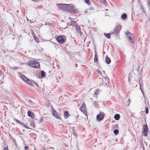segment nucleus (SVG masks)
Returning <instances> with one entry per match:
<instances>
[{
	"instance_id": "nucleus-21",
	"label": "nucleus",
	"mask_w": 150,
	"mask_h": 150,
	"mask_svg": "<svg viewBox=\"0 0 150 150\" xmlns=\"http://www.w3.org/2000/svg\"><path fill=\"white\" fill-rule=\"evenodd\" d=\"M127 17V15L126 13H124L123 14H122L121 16L122 18L123 19H125Z\"/></svg>"
},
{
	"instance_id": "nucleus-10",
	"label": "nucleus",
	"mask_w": 150,
	"mask_h": 150,
	"mask_svg": "<svg viewBox=\"0 0 150 150\" xmlns=\"http://www.w3.org/2000/svg\"><path fill=\"white\" fill-rule=\"evenodd\" d=\"M52 113L53 115L55 117L60 119V117L59 116V115L57 113L56 111L55 110H53L52 111Z\"/></svg>"
},
{
	"instance_id": "nucleus-45",
	"label": "nucleus",
	"mask_w": 150,
	"mask_h": 150,
	"mask_svg": "<svg viewBox=\"0 0 150 150\" xmlns=\"http://www.w3.org/2000/svg\"><path fill=\"white\" fill-rule=\"evenodd\" d=\"M88 22H90L89 20H88Z\"/></svg>"
},
{
	"instance_id": "nucleus-17",
	"label": "nucleus",
	"mask_w": 150,
	"mask_h": 150,
	"mask_svg": "<svg viewBox=\"0 0 150 150\" xmlns=\"http://www.w3.org/2000/svg\"><path fill=\"white\" fill-rule=\"evenodd\" d=\"M120 115L119 114H116L114 116V118L116 120H118L120 118Z\"/></svg>"
},
{
	"instance_id": "nucleus-23",
	"label": "nucleus",
	"mask_w": 150,
	"mask_h": 150,
	"mask_svg": "<svg viewBox=\"0 0 150 150\" xmlns=\"http://www.w3.org/2000/svg\"><path fill=\"white\" fill-rule=\"evenodd\" d=\"M94 60L95 62H97L98 61V58L97 57V54L96 53H95V57H94Z\"/></svg>"
},
{
	"instance_id": "nucleus-27",
	"label": "nucleus",
	"mask_w": 150,
	"mask_h": 150,
	"mask_svg": "<svg viewBox=\"0 0 150 150\" xmlns=\"http://www.w3.org/2000/svg\"><path fill=\"white\" fill-rule=\"evenodd\" d=\"M99 93V91L98 89L96 90L94 92V94L95 95H97Z\"/></svg>"
},
{
	"instance_id": "nucleus-34",
	"label": "nucleus",
	"mask_w": 150,
	"mask_h": 150,
	"mask_svg": "<svg viewBox=\"0 0 150 150\" xmlns=\"http://www.w3.org/2000/svg\"><path fill=\"white\" fill-rule=\"evenodd\" d=\"M130 103V100L129 99L128 100L127 102V104H128V105H129Z\"/></svg>"
},
{
	"instance_id": "nucleus-30",
	"label": "nucleus",
	"mask_w": 150,
	"mask_h": 150,
	"mask_svg": "<svg viewBox=\"0 0 150 150\" xmlns=\"http://www.w3.org/2000/svg\"><path fill=\"white\" fill-rule=\"evenodd\" d=\"M100 1L102 3L104 4H105L107 3L106 1L105 0H100Z\"/></svg>"
},
{
	"instance_id": "nucleus-32",
	"label": "nucleus",
	"mask_w": 150,
	"mask_h": 150,
	"mask_svg": "<svg viewBox=\"0 0 150 150\" xmlns=\"http://www.w3.org/2000/svg\"><path fill=\"white\" fill-rule=\"evenodd\" d=\"M139 84H140V89L141 90V91H142V93H143V91H142V85H143V84H142V85L140 84V83H139Z\"/></svg>"
},
{
	"instance_id": "nucleus-25",
	"label": "nucleus",
	"mask_w": 150,
	"mask_h": 150,
	"mask_svg": "<svg viewBox=\"0 0 150 150\" xmlns=\"http://www.w3.org/2000/svg\"><path fill=\"white\" fill-rule=\"evenodd\" d=\"M73 134L76 137L77 136V134L75 130L73 129Z\"/></svg>"
},
{
	"instance_id": "nucleus-16",
	"label": "nucleus",
	"mask_w": 150,
	"mask_h": 150,
	"mask_svg": "<svg viewBox=\"0 0 150 150\" xmlns=\"http://www.w3.org/2000/svg\"><path fill=\"white\" fill-rule=\"evenodd\" d=\"M25 82H26L28 84L30 85H32V83L31 82V81L29 80L27 78L25 81Z\"/></svg>"
},
{
	"instance_id": "nucleus-31",
	"label": "nucleus",
	"mask_w": 150,
	"mask_h": 150,
	"mask_svg": "<svg viewBox=\"0 0 150 150\" xmlns=\"http://www.w3.org/2000/svg\"><path fill=\"white\" fill-rule=\"evenodd\" d=\"M28 102L31 105H32L33 103L32 101L28 99Z\"/></svg>"
},
{
	"instance_id": "nucleus-29",
	"label": "nucleus",
	"mask_w": 150,
	"mask_h": 150,
	"mask_svg": "<svg viewBox=\"0 0 150 150\" xmlns=\"http://www.w3.org/2000/svg\"><path fill=\"white\" fill-rule=\"evenodd\" d=\"M64 114L65 116H67L69 115V114L67 111H65L64 112Z\"/></svg>"
},
{
	"instance_id": "nucleus-39",
	"label": "nucleus",
	"mask_w": 150,
	"mask_h": 150,
	"mask_svg": "<svg viewBox=\"0 0 150 150\" xmlns=\"http://www.w3.org/2000/svg\"><path fill=\"white\" fill-rule=\"evenodd\" d=\"M97 72L98 73L100 74L101 73V71H100V70H98L97 71Z\"/></svg>"
},
{
	"instance_id": "nucleus-8",
	"label": "nucleus",
	"mask_w": 150,
	"mask_h": 150,
	"mask_svg": "<svg viewBox=\"0 0 150 150\" xmlns=\"http://www.w3.org/2000/svg\"><path fill=\"white\" fill-rule=\"evenodd\" d=\"M57 41L59 43L62 44L65 41L63 37L61 35L59 36L57 38Z\"/></svg>"
},
{
	"instance_id": "nucleus-35",
	"label": "nucleus",
	"mask_w": 150,
	"mask_h": 150,
	"mask_svg": "<svg viewBox=\"0 0 150 150\" xmlns=\"http://www.w3.org/2000/svg\"><path fill=\"white\" fill-rule=\"evenodd\" d=\"M18 69V68L16 67H13V69L14 70H17V69Z\"/></svg>"
},
{
	"instance_id": "nucleus-9",
	"label": "nucleus",
	"mask_w": 150,
	"mask_h": 150,
	"mask_svg": "<svg viewBox=\"0 0 150 150\" xmlns=\"http://www.w3.org/2000/svg\"><path fill=\"white\" fill-rule=\"evenodd\" d=\"M121 29V26L120 25L117 26L113 30V33H118Z\"/></svg>"
},
{
	"instance_id": "nucleus-11",
	"label": "nucleus",
	"mask_w": 150,
	"mask_h": 150,
	"mask_svg": "<svg viewBox=\"0 0 150 150\" xmlns=\"http://www.w3.org/2000/svg\"><path fill=\"white\" fill-rule=\"evenodd\" d=\"M28 114L29 116L33 118H34L35 117L34 113L30 111L28 112Z\"/></svg>"
},
{
	"instance_id": "nucleus-26",
	"label": "nucleus",
	"mask_w": 150,
	"mask_h": 150,
	"mask_svg": "<svg viewBox=\"0 0 150 150\" xmlns=\"http://www.w3.org/2000/svg\"><path fill=\"white\" fill-rule=\"evenodd\" d=\"M85 2L88 5L90 4L91 3L89 0H85Z\"/></svg>"
},
{
	"instance_id": "nucleus-41",
	"label": "nucleus",
	"mask_w": 150,
	"mask_h": 150,
	"mask_svg": "<svg viewBox=\"0 0 150 150\" xmlns=\"http://www.w3.org/2000/svg\"><path fill=\"white\" fill-rule=\"evenodd\" d=\"M33 82L35 83L37 85V86L38 87V84L36 83L35 82L33 81Z\"/></svg>"
},
{
	"instance_id": "nucleus-46",
	"label": "nucleus",
	"mask_w": 150,
	"mask_h": 150,
	"mask_svg": "<svg viewBox=\"0 0 150 150\" xmlns=\"http://www.w3.org/2000/svg\"><path fill=\"white\" fill-rule=\"evenodd\" d=\"M33 0V1H35L36 0Z\"/></svg>"
},
{
	"instance_id": "nucleus-24",
	"label": "nucleus",
	"mask_w": 150,
	"mask_h": 150,
	"mask_svg": "<svg viewBox=\"0 0 150 150\" xmlns=\"http://www.w3.org/2000/svg\"><path fill=\"white\" fill-rule=\"evenodd\" d=\"M104 35H105V36L108 38H110V34L104 33Z\"/></svg>"
},
{
	"instance_id": "nucleus-7",
	"label": "nucleus",
	"mask_w": 150,
	"mask_h": 150,
	"mask_svg": "<svg viewBox=\"0 0 150 150\" xmlns=\"http://www.w3.org/2000/svg\"><path fill=\"white\" fill-rule=\"evenodd\" d=\"M14 120L16 121L18 123L20 124L21 125L23 126L25 128L28 129H32V128H31L30 127L26 125H25V124L23 123V122L20 121L19 120L15 119H14Z\"/></svg>"
},
{
	"instance_id": "nucleus-18",
	"label": "nucleus",
	"mask_w": 150,
	"mask_h": 150,
	"mask_svg": "<svg viewBox=\"0 0 150 150\" xmlns=\"http://www.w3.org/2000/svg\"><path fill=\"white\" fill-rule=\"evenodd\" d=\"M30 125L31 127V128H35V126L34 124V122L33 121H31L29 124Z\"/></svg>"
},
{
	"instance_id": "nucleus-6",
	"label": "nucleus",
	"mask_w": 150,
	"mask_h": 150,
	"mask_svg": "<svg viewBox=\"0 0 150 150\" xmlns=\"http://www.w3.org/2000/svg\"><path fill=\"white\" fill-rule=\"evenodd\" d=\"M104 117V113L103 112H100L97 115L96 118L98 120L101 121Z\"/></svg>"
},
{
	"instance_id": "nucleus-20",
	"label": "nucleus",
	"mask_w": 150,
	"mask_h": 150,
	"mask_svg": "<svg viewBox=\"0 0 150 150\" xmlns=\"http://www.w3.org/2000/svg\"><path fill=\"white\" fill-rule=\"evenodd\" d=\"M41 75L42 77H44L46 76V74L45 71H41Z\"/></svg>"
},
{
	"instance_id": "nucleus-40",
	"label": "nucleus",
	"mask_w": 150,
	"mask_h": 150,
	"mask_svg": "<svg viewBox=\"0 0 150 150\" xmlns=\"http://www.w3.org/2000/svg\"><path fill=\"white\" fill-rule=\"evenodd\" d=\"M40 122H42L43 121V119L42 118H40Z\"/></svg>"
},
{
	"instance_id": "nucleus-43",
	"label": "nucleus",
	"mask_w": 150,
	"mask_h": 150,
	"mask_svg": "<svg viewBox=\"0 0 150 150\" xmlns=\"http://www.w3.org/2000/svg\"><path fill=\"white\" fill-rule=\"evenodd\" d=\"M35 40H36V42H37V39H35Z\"/></svg>"
},
{
	"instance_id": "nucleus-4",
	"label": "nucleus",
	"mask_w": 150,
	"mask_h": 150,
	"mask_svg": "<svg viewBox=\"0 0 150 150\" xmlns=\"http://www.w3.org/2000/svg\"><path fill=\"white\" fill-rule=\"evenodd\" d=\"M149 131L147 125L146 124H144L143 126V130L142 132V135L145 137H146L147 135V133Z\"/></svg>"
},
{
	"instance_id": "nucleus-28",
	"label": "nucleus",
	"mask_w": 150,
	"mask_h": 150,
	"mask_svg": "<svg viewBox=\"0 0 150 150\" xmlns=\"http://www.w3.org/2000/svg\"><path fill=\"white\" fill-rule=\"evenodd\" d=\"M145 112L146 114H148V110L149 109L147 107H145Z\"/></svg>"
},
{
	"instance_id": "nucleus-5",
	"label": "nucleus",
	"mask_w": 150,
	"mask_h": 150,
	"mask_svg": "<svg viewBox=\"0 0 150 150\" xmlns=\"http://www.w3.org/2000/svg\"><path fill=\"white\" fill-rule=\"evenodd\" d=\"M68 4H58L59 8L63 11H67L68 9Z\"/></svg>"
},
{
	"instance_id": "nucleus-2",
	"label": "nucleus",
	"mask_w": 150,
	"mask_h": 150,
	"mask_svg": "<svg viewBox=\"0 0 150 150\" xmlns=\"http://www.w3.org/2000/svg\"><path fill=\"white\" fill-rule=\"evenodd\" d=\"M77 9L75 7L71 4H68L67 11L69 12L76 13L77 11Z\"/></svg>"
},
{
	"instance_id": "nucleus-14",
	"label": "nucleus",
	"mask_w": 150,
	"mask_h": 150,
	"mask_svg": "<svg viewBox=\"0 0 150 150\" xmlns=\"http://www.w3.org/2000/svg\"><path fill=\"white\" fill-rule=\"evenodd\" d=\"M19 76L24 81H25L26 79L27 78L25 76L23 75V74L20 72L19 73Z\"/></svg>"
},
{
	"instance_id": "nucleus-12",
	"label": "nucleus",
	"mask_w": 150,
	"mask_h": 150,
	"mask_svg": "<svg viewBox=\"0 0 150 150\" xmlns=\"http://www.w3.org/2000/svg\"><path fill=\"white\" fill-rule=\"evenodd\" d=\"M85 108V104H84V103H83V104L80 107L81 110L84 113L86 110Z\"/></svg>"
},
{
	"instance_id": "nucleus-1",
	"label": "nucleus",
	"mask_w": 150,
	"mask_h": 150,
	"mask_svg": "<svg viewBox=\"0 0 150 150\" xmlns=\"http://www.w3.org/2000/svg\"><path fill=\"white\" fill-rule=\"evenodd\" d=\"M28 65L32 67L38 68L40 67V64L39 63L36 61L32 60L29 61L28 63Z\"/></svg>"
},
{
	"instance_id": "nucleus-37",
	"label": "nucleus",
	"mask_w": 150,
	"mask_h": 150,
	"mask_svg": "<svg viewBox=\"0 0 150 150\" xmlns=\"http://www.w3.org/2000/svg\"><path fill=\"white\" fill-rule=\"evenodd\" d=\"M4 150H8L7 147H5L4 149Z\"/></svg>"
},
{
	"instance_id": "nucleus-42",
	"label": "nucleus",
	"mask_w": 150,
	"mask_h": 150,
	"mask_svg": "<svg viewBox=\"0 0 150 150\" xmlns=\"http://www.w3.org/2000/svg\"><path fill=\"white\" fill-rule=\"evenodd\" d=\"M90 9L91 10H93L94 9V8L93 7H91L90 8Z\"/></svg>"
},
{
	"instance_id": "nucleus-19",
	"label": "nucleus",
	"mask_w": 150,
	"mask_h": 150,
	"mask_svg": "<svg viewBox=\"0 0 150 150\" xmlns=\"http://www.w3.org/2000/svg\"><path fill=\"white\" fill-rule=\"evenodd\" d=\"M76 23L75 21H74L72 20L71 21V22L70 23V25H73L74 26L75 25H76Z\"/></svg>"
},
{
	"instance_id": "nucleus-47",
	"label": "nucleus",
	"mask_w": 150,
	"mask_h": 150,
	"mask_svg": "<svg viewBox=\"0 0 150 150\" xmlns=\"http://www.w3.org/2000/svg\"><path fill=\"white\" fill-rule=\"evenodd\" d=\"M116 141H117V139H116Z\"/></svg>"
},
{
	"instance_id": "nucleus-38",
	"label": "nucleus",
	"mask_w": 150,
	"mask_h": 150,
	"mask_svg": "<svg viewBox=\"0 0 150 150\" xmlns=\"http://www.w3.org/2000/svg\"><path fill=\"white\" fill-rule=\"evenodd\" d=\"M28 147L27 146H25L24 147L25 149L27 150L28 149Z\"/></svg>"
},
{
	"instance_id": "nucleus-22",
	"label": "nucleus",
	"mask_w": 150,
	"mask_h": 150,
	"mask_svg": "<svg viewBox=\"0 0 150 150\" xmlns=\"http://www.w3.org/2000/svg\"><path fill=\"white\" fill-rule=\"evenodd\" d=\"M119 130L117 129H115L113 131L114 133L116 135H117L118 134Z\"/></svg>"
},
{
	"instance_id": "nucleus-33",
	"label": "nucleus",
	"mask_w": 150,
	"mask_h": 150,
	"mask_svg": "<svg viewBox=\"0 0 150 150\" xmlns=\"http://www.w3.org/2000/svg\"><path fill=\"white\" fill-rule=\"evenodd\" d=\"M147 4L148 6L150 7V0H148L147 2Z\"/></svg>"
},
{
	"instance_id": "nucleus-3",
	"label": "nucleus",
	"mask_w": 150,
	"mask_h": 150,
	"mask_svg": "<svg viewBox=\"0 0 150 150\" xmlns=\"http://www.w3.org/2000/svg\"><path fill=\"white\" fill-rule=\"evenodd\" d=\"M126 34L128 36L129 41L132 43H134V38H133L134 35L133 34L129 31L127 32Z\"/></svg>"
},
{
	"instance_id": "nucleus-44",
	"label": "nucleus",
	"mask_w": 150,
	"mask_h": 150,
	"mask_svg": "<svg viewBox=\"0 0 150 150\" xmlns=\"http://www.w3.org/2000/svg\"><path fill=\"white\" fill-rule=\"evenodd\" d=\"M90 99H93V98H90Z\"/></svg>"
},
{
	"instance_id": "nucleus-13",
	"label": "nucleus",
	"mask_w": 150,
	"mask_h": 150,
	"mask_svg": "<svg viewBox=\"0 0 150 150\" xmlns=\"http://www.w3.org/2000/svg\"><path fill=\"white\" fill-rule=\"evenodd\" d=\"M75 27L77 32H78L80 34H81L82 33V32L81 31V29L80 27L78 25H76L75 26Z\"/></svg>"
},
{
	"instance_id": "nucleus-15",
	"label": "nucleus",
	"mask_w": 150,
	"mask_h": 150,
	"mask_svg": "<svg viewBox=\"0 0 150 150\" xmlns=\"http://www.w3.org/2000/svg\"><path fill=\"white\" fill-rule=\"evenodd\" d=\"M105 62L106 63L108 64H109L111 62V60L110 58H109L108 56L107 55L105 57Z\"/></svg>"
},
{
	"instance_id": "nucleus-36",
	"label": "nucleus",
	"mask_w": 150,
	"mask_h": 150,
	"mask_svg": "<svg viewBox=\"0 0 150 150\" xmlns=\"http://www.w3.org/2000/svg\"><path fill=\"white\" fill-rule=\"evenodd\" d=\"M49 25H50L52 27L54 26V25L52 23H48V24Z\"/></svg>"
}]
</instances>
